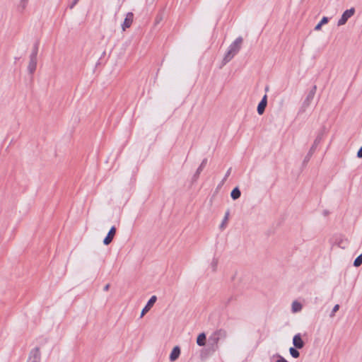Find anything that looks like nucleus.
Here are the masks:
<instances>
[{
  "instance_id": "1",
  "label": "nucleus",
  "mask_w": 362,
  "mask_h": 362,
  "mask_svg": "<svg viewBox=\"0 0 362 362\" xmlns=\"http://www.w3.org/2000/svg\"><path fill=\"white\" fill-rule=\"evenodd\" d=\"M243 42V39L242 37H237L234 42H233L228 47L227 52L226 53L223 63V64L229 62L240 51L242 44Z\"/></svg>"
},
{
  "instance_id": "2",
  "label": "nucleus",
  "mask_w": 362,
  "mask_h": 362,
  "mask_svg": "<svg viewBox=\"0 0 362 362\" xmlns=\"http://www.w3.org/2000/svg\"><path fill=\"white\" fill-rule=\"evenodd\" d=\"M218 338L213 334L208 339V344L205 349L202 351L201 356H210L214 354L218 349Z\"/></svg>"
},
{
  "instance_id": "3",
  "label": "nucleus",
  "mask_w": 362,
  "mask_h": 362,
  "mask_svg": "<svg viewBox=\"0 0 362 362\" xmlns=\"http://www.w3.org/2000/svg\"><path fill=\"white\" fill-rule=\"evenodd\" d=\"M41 354L39 347L33 349L28 355L27 362H40Z\"/></svg>"
},
{
  "instance_id": "4",
  "label": "nucleus",
  "mask_w": 362,
  "mask_h": 362,
  "mask_svg": "<svg viewBox=\"0 0 362 362\" xmlns=\"http://www.w3.org/2000/svg\"><path fill=\"white\" fill-rule=\"evenodd\" d=\"M354 13H355L354 8H351L350 9L346 10L342 13L340 19L338 21L337 25L341 26V25H344L347 22L349 18H350L351 16H353Z\"/></svg>"
},
{
  "instance_id": "5",
  "label": "nucleus",
  "mask_w": 362,
  "mask_h": 362,
  "mask_svg": "<svg viewBox=\"0 0 362 362\" xmlns=\"http://www.w3.org/2000/svg\"><path fill=\"white\" fill-rule=\"evenodd\" d=\"M116 228L115 226H112L110 229L109 232L107 233V235L103 239V244L105 245H108L110 244L116 234Z\"/></svg>"
},
{
  "instance_id": "6",
  "label": "nucleus",
  "mask_w": 362,
  "mask_h": 362,
  "mask_svg": "<svg viewBox=\"0 0 362 362\" xmlns=\"http://www.w3.org/2000/svg\"><path fill=\"white\" fill-rule=\"evenodd\" d=\"M134 13L132 12L127 13L124 18V21L122 25L123 30H125L127 28H129L132 25Z\"/></svg>"
},
{
  "instance_id": "7",
  "label": "nucleus",
  "mask_w": 362,
  "mask_h": 362,
  "mask_svg": "<svg viewBox=\"0 0 362 362\" xmlns=\"http://www.w3.org/2000/svg\"><path fill=\"white\" fill-rule=\"evenodd\" d=\"M156 300H157V298L156 296H153L151 297V298L148 300V301L147 302L145 307L142 309L140 317H142L151 309V308L156 303Z\"/></svg>"
},
{
  "instance_id": "8",
  "label": "nucleus",
  "mask_w": 362,
  "mask_h": 362,
  "mask_svg": "<svg viewBox=\"0 0 362 362\" xmlns=\"http://www.w3.org/2000/svg\"><path fill=\"white\" fill-rule=\"evenodd\" d=\"M316 89L317 86H313L303 102V107H307L310 105V102L313 100L315 97Z\"/></svg>"
},
{
  "instance_id": "9",
  "label": "nucleus",
  "mask_w": 362,
  "mask_h": 362,
  "mask_svg": "<svg viewBox=\"0 0 362 362\" xmlns=\"http://www.w3.org/2000/svg\"><path fill=\"white\" fill-rule=\"evenodd\" d=\"M267 105V95L265 94L257 105V113L260 115H262L265 111V108H266Z\"/></svg>"
},
{
  "instance_id": "10",
  "label": "nucleus",
  "mask_w": 362,
  "mask_h": 362,
  "mask_svg": "<svg viewBox=\"0 0 362 362\" xmlns=\"http://www.w3.org/2000/svg\"><path fill=\"white\" fill-rule=\"evenodd\" d=\"M29 58H30V60H29V63H28V71L29 74L33 75L37 68V57L33 58V57H30V56L29 57Z\"/></svg>"
},
{
  "instance_id": "11",
  "label": "nucleus",
  "mask_w": 362,
  "mask_h": 362,
  "mask_svg": "<svg viewBox=\"0 0 362 362\" xmlns=\"http://www.w3.org/2000/svg\"><path fill=\"white\" fill-rule=\"evenodd\" d=\"M293 344L296 349H302L304 346V342L301 338L300 334L294 335L293 338Z\"/></svg>"
},
{
  "instance_id": "12",
  "label": "nucleus",
  "mask_w": 362,
  "mask_h": 362,
  "mask_svg": "<svg viewBox=\"0 0 362 362\" xmlns=\"http://www.w3.org/2000/svg\"><path fill=\"white\" fill-rule=\"evenodd\" d=\"M317 145V139H315V141H313V144L312 146V147L310 148L309 152L308 153V154L306 155V156L305 157L303 161V165H305L307 163H308V161L310 160L311 156H313L314 151H315V146Z\"/></svg>"
},
{
  "instance_id": "13",
  "label": "nucleus",
  "mask_w": 362,
  "mask_h": 362,
  "mask_svg": "<svg viewBox=\"0 0 362 362\" xmlns=\"http://www.w3.org/2000/svg\"><path fill=\"white\" fill-rule=\"evenodd\" d=\"M180 355V349L179 346H176L173 349V350L170 353V360L171 361H175V360H177L179 358Z\"/></svg>"
},
{
  "instance_id": "14",
  "label": "nucleus",
  "mask_w": 362,
  "mask_h": 362,
  "mask_svg": "<svg viewBox=\"0 0 362 362\" xmlns=\"http://www.w3.org/2000/svg\"><path fill=\"white\" fill-rule=\"evenodd\" d=\"M216 337L218 338V340L225 339L227 337V332L223 329H219L213 333Z\"/></svg>"
},
{
  "instance_id": "15",
  "label": "nucleus",
  "mask_w": 362,
  "mask_h": 362,
  "mask_svg": "<svg viewBox=\"0 0 362 362\" xmlns=\"http://www.w3.org/2000/svg\"><path fill=\"white\" fill-rule=\"evenodd\" d=\"M206 336L204 332L200 333L197 338V344L199 346H203L206 344Z\"/></svg>"
},
{
  "instance_id": "16",
  "label": "nucleus",
  "mask_w": 362,
  "mask_h": 362,
  "mask_svg": "<svg viewBox=\"0 0 362 362\" xmlns=\"http://www.w3.org/2000/svg\"><path fill=\"white\" fill-rule=\"evenodd\" d=\"M206 163H207V158H204L202 160V162L201 163L199 168H197V171L195 172V173L194 175V179H197L199 176L201 172L203 170V169L206 166Z\"/></svg>"
},
{
  "instance_id": "17",
  "label": "nucleus",
  "mask_w": 362,
  "mask_h": 362,
  "mask_svg": "<svg viewBox=\"0 0 362 362\" xmlns=\"http://www.w3.org/2000/svg\"><path fill=\"white\" fill-rule=\"evenodd\" d=\"M302 304L300 302L294 300L292 303L291 310L293 313L300 312L302 310Z\"/></svg>"
},
{
  "instance_id": "18",
  "label": "nucleus",
  "mask_w": 362,
  "mask_h": 362,
  "mask_svg": "<svg viewBox=\"0 0 362 362\" xmlns=\"http://www.w3.org/2000/svg\"><path fill=\"white\" fill-rule=\"evenodd\" d=\"M241 192L238 187H235L230 192V197L233 200H236L240 198Z\"/></svg>"
},
{
  "instance_id": "19",
  "label": "nucleus",
  "mask_w": 362,
  "mask_h": 362,
  "mask_svg": "<svg viewBox=\"0 0 362 362\" xmlns=\"http://www.w3.org/2000/svg\"><path fill=\"white\" fill-rule=\"evenodd\" d=\"M39 45H40V42H39V40H37L35 42V43L34 44L33 47L32 52L30 54V56L33 57V58L37 57V53H38V49H39Z\"/></svg>"
},
{
  "instance_id": "20",
  "label": "nucleus",
  "mask_w": 362,
  "mask_h": 362,
  "mask_svg": "<svg viewBox=\"0 0 362 362\" xmlns=\"http://www.w3.org/2000/svg\"><path fill=\"white\" fill-rule=\"evenodd\" d=\"M229 214H230V212L228 210L225 214V216H224L220 226H219L221 230L225 228L226 223L228 222V220Z\"/></svg>"
},
{
  "instance_id": "21",
  "label": "nucleus",
  "mask_w": 362,
  "mask_h": 362,
  "mask_svg": "<svg viewBox=\"0 0 362 362\" xmlns=\"http://www.w3.org/2000/svg\"><path fill=\"white\" fill-rule=\"evenodd\" d=\"M298 349H296V347H291L289 349V352L292 357H293L295 358H297L299 357L300 353L298 351Z\"/></svg>"
},
{
  "instance_id": "22",
  "label": "nucleus",
  "mask_w": 362,
  "mask_h": 362,
  "mask_svg": "<svg viewBox=\"0 0 362 362\" xmlns=\"http://www.w3.org/2000/svg\"><path fill=\"white\" fill-rule=\"evenodd\" d=\"M362 264V254L358 255L354 262V265L356 267H359Z\"/></svg>"
},
{
  "instance_id": "23",
  "label": "nucleus",
  "mask_w": 362,
  "mask_h": 362,
  "mask_svg": "<svg viewBox=\"0 0 362 362\" xmlns=\"http://www.w3.org/2000/svg\"><path fill=\"white\" fill-rule=\"evenodd\" d=\"M217 264H218V260L214 258L212 260V262L211 264L212 270L214 272H215L216 270Z\"/></svg>"
},
{
  "instance_id": "24",
  "label": "nucleus",
  "mask_w": 362,
  "mask_h": 362,
  "mask_svg": "<svg viewBox=\"0 0 362 362\" xmlns=\"http://www.w3.org/2000/svg\"><path fill=\"white\" fill-rule=\"evenodd\" d=\"M339 305L338 304L335 305L334 306V308H333V309H332V312H331V313H330L329 316H330L331 317H334V315L335 313H336L337 311H338V310H339Z\"/></svg>"
},
{
  "instance_id": "25",
  "label": "nucleus",
  "mask_w": 362,
  "mask_h": 362,
  "mask_svg": "<svg viewBox=\"0 0 362 362\" xmlns=\"http://www.w3.org/2000/svg\"><path fill=\"white\" fill-rule=\"evenodd\" d=\"M328 22V18L327 17H323L322 19L320 21V23H318V30L320 28V27L327 23Z\"/></svg>"
},
{
  "instance_id": "26",
  "label": "nucleus",
  "mask_w": 362,
  "mask_h": 362,
  "mask_svg": "<svg viewBox=\"0 0 362 362\" xmlns=\"http://www.w3.org/2000/svg\"><path fill=\"white\" fill-rule=\"evenodd\" d=\"M79 1V0H73L72 2L69 5V8L70 9H73L74 8V6L78 4V2Z\"/></svg>"
},
{
  "instance_id": "27",
  "label": "nucleus",
  "mask_w": 362,
  "mask_h": 362,
  "mask_svg": "<svg viewBox=\"0 0 362 362\" xmlns=\"http://www.w3.org/2000/svg\"><path fill=\"white\" fill-rule=\"evenodd\" d=\"M231 170H232V169H231V168H230L227 170V172H226V175H225V176H224V177H223V180H222V182H223V183L226 180H227L228 177L230 175Z\"/></svg>"
},
{
  "instance_id": "28",
  "label": "nucleus",
  "mask_w": 362,
  "mask_h": 362,
  "mask_svg": "<svg viewBox=\"0 0 362 362\" xmlns=\"http://www.w3.org/2000/svg\"><path fill=\"white\" fill-rule=\"evenodd\" d=\"M234 299V297L233 296L228 297L226 301L223 303L226 306H227Z\"/></svg>"
},
{
  "instance_id": "29",
  "label": "nucleus",
  "mask_w": 362,
  "mask_h": 362,
  "mask_svg": "<svg viewBox=\"0 0 362 362\" xmlns=\"http://www.w3.org/2000/svg\"><path fill=\"white\" fill-rule=\"evenodd\" d=\"M163 20L162 14H158L156 18V24H158Z\"/></svg>"
},
{
  "instance_id": "30",
  "label": "nucleus",
  "mask_w": 362,
  "mask_h": 362,
  "mask_svg": "<svg viewBox=\"0 0 362 362\" xmlns=\"http://www.w3.org/2000/svg\"><path fill=\"white\" fill-rule=\"evenodd\" d=\"M28 1V0H21V4L23 9H24L25 8Z\"/></svg>"
},
{
  "instance_id": "31",
  "label": "nucleus",
  "mask_w": 362,
  "mask_h": 362,
  "mask_svg": "<svg viewBox=\"0 0 362 362\" xmlns=\"http://www.w3.org/2000/svg\"><path fill=\"white\" fill-rule=\"evenodd\" d=\"M279 359L276 360V362H288L284 357L279 356Z\"/></svg>"
},
{
  "instance_id": "32",
  "label": "nucleus",
  "mask_w": 362,
  "mask_h": 362,
  "mask_svg": "<svg viewBox=\"0 0 362 362\" xmlns=\"http://www.w3.org/2000/svg\"><path fill=\"white\" fill-rule=\"evenodd\" d=\"M357 156L358 158H362V146L360 148V149L358 150V153H357Z\"/></svg>"
},
{
  "instance_id": "33",
  "label": "nucleus",
  "mask_w": 362,
  "mask_h": 362,
  "mask_svg": "<svg viewBox=\"0 0 362 362\" xmlns=\"http://www.w3.org/2000/svg\"><path fill=\"white\" fill-rule=\"evenodd\" d=\"M110 284H106V285L104 286V288H103V291H107L109 290V288H110Z\"/></svg>"
},
{
  "instance_id": "34",
  "label": "nucleus",
  "mask_w": 362,
  "mask_h": 362,
  "mask_svg": "<svg viewBox=\"0 0 362 362\" xmlns=\"http://www.w3.org/2000/svg\"><path fill=\"white\" fill-rule=\"evenodd\" d=\"M329 214V211L328 210H324L323 212H322V214L325 216H328Z\"/></svg>"
},
{
  "instance_id": "35",
  "label": "nucleus",
  "mask_w": 362,
  "mask_h": 362,
  "mask_svg": "<svg viewBox=\"0 0 362 362\" xmlns=\"http://www.w3.org/2000/svg\"><path fill=\"white\" fill-rule=\"evenodd\" d=\"M269 86H267L265 87V91H266V92H267V91L269 90Z\"/></svg>"
},
{
  "instance_id": "36",
  "label": "nucleus",
  "mask_w": 362,
  "mask_h": 362,
  "mask_svg": "<svg viewBox=\"0 0 362 362\" xmlns=\"http://www.w3.org/2000/svg\"><path fill=\"white\" fill-rule=\"evenodd\" d=\"M18 59H19V58H18V57H15V60H16H16H18Z\"/></svg>"
},
{
  "instance_id": "37",
  "label": "nucleus",
  "mask_w": 362,
  "mask_h": 362,
  "mask_svg": "<svg viewBox=\"0 0 362 362\" xmlns=\"http://www.w3.org/2000/svg\"><path fill=\"white\" fill-rule=\"evenodd\" d=\"M314 30H317V25L315 26Z\"/></svg>"
}]
</instances>
